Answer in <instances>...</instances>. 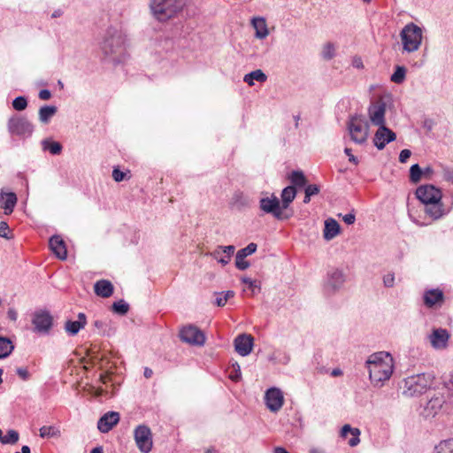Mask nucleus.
<instances>
[{
    "mask_svg": "<svg viewBox=\"0 0 453 453\" xmlns=\"http://www.w3.org/2000/svg\"><path fill=\"white\" fill-rule=\"evenodd\" d=\"M369 378L374 386H381L393 373L394 365L391 355L380 351L372 354L365 362Z\"/></svg>",
    "mask_w": 453,
    "mask_h": 453,
    "instance_id": "1",
    "label": "nucleus"
},
{
    "mask_svg": "<svg viewBox=\"0 0 453 453\" xmlns=\"http://www.w3.org/2000/svg\"><path fill=\"white\" fill-rule=\"evenodd\" d=\"M434 380V377L431 373H418L409 376L402 382V393L407 397L421 395L433 386Z\"/></svg>",
    "mask_w": 453,
    "mask_h": 453,
    "instance_id": "2",
    "label": "nucleus"
},
{
    "mask_svg": "<svg viewBox=\"0 0 453 453\" xmlns=\"http://www.w3.org/2000/svg\"><path fill=\"white\" fill-rule=\"evenodd\" d=\"M184 5V0H151L150 8L157 20L165 22L173 18Z\"/></svg>",
    "mask_w": 453,
    "mask_h": 453,
    "instance_id": "3",
    "label": "nucleus"
},
{
    "mask_svg": "<svg viewBox=\"0 0 453 453\" xmlns=\"http://www.w3.org/2000/svg\"><path fill=\"white\" fill-rule=\"evenodd\" d=\"M125 38L115 27H109L101 42V50L106 57L121 54L124 50Z\"/></svg>",
    "mask_w": 453,
    "mask_h": 453,
    "instance_id": "4",
    "label": "nucleus"
},
{
    "mask_svg": "<svg viewBox=\"0 0 453 453\" xmlns=\"http://www.w3.org/2000/svg\"><path fill=\"white\" fill-rule=\"evenodd\" d=\"M403 49L407 52L418 50L422 42V29L414 23L407 24L401 31Z\"/></svg>",
    "mask_w": 453,
    "mask_h": 453,
    "instance_id": "5",
    "label": "nucleus"
},
{
    "mask_svg": "<svg viewBox=\"0 0 453 453\" xmlns=\"http://www.w3.org/2000/svg\"><path fill=\"white\" fill-rule=\"evenodd\" d=\"M34 129V125L21 115H12L7 121V130L12 136L27 139L32 136Z\"/></svg>",
    "mask_w": 453,
    "mask_h": 453,
    "instance_id": "6",
    "label": "nucleus"
},
{
    "mask_svg": "<svg viewBox=\"0 0 453 453\" xmlns=\"http://www.w3.org/2000/svg\"><path fill=\"white\" fill-rule=\"evenodd\" d=\"M369 128L370 125L368 121L361 115L351 117L348 123V129L351 140L357 144H363L366 142Z\"/></svg>",
    "mask_w": 453,
    "mask_h": 453,
    "instance_id": "7",
    "label": "nucleus"
},
{
    "mask_svg": "<svg viewBox=\"0 0 453 453\" xmlns=\"http://www.w3.org/2000/svg\"><path fill=\"white\" fill-rule=\"evenodd\" d=\"M346 280V275L342 270L333 268L326 273L324 283V291L326 295H334L338 292Z\"/></svg>",
    "mask_w": 453,
    "mask_h": 453,
    "instance_id": "8",
    "label": "nucleus"
},
{
    "mask_svg": "<svg viewBox=\"0 0 453 453\" xmlns=\"http://www.w3.org/2000/svg\"><path fill=\"white\" fill-rule=\"evenodd\" d=\"M259 208L265 213L272 214L277 219L288 218V216L283 215L280 202L273 194L271 196L262 197L259 200Z\"/></svg>",
    "mask_w": 453,
    "mask_h": 453,
    "instance_id": "9",
    "label": "nucleus"
},
{
    "mask_svg": "<svg viewBox=\"0 0 453 453\" xmlns=\"http://www.w3.org/2000/svg\"><path fill=\"white\" fill-rule=\"evenodd\" d=\"M137 448L142 453H149L153 446L150 429L145 425H139L134 432Z\"/></svg>",
    "mask_w": 453,
    "mask_h": 453,
    "instance_id": "10",
    "label": "nucleus"
},
{
    "mask_svg": "<svg viewBox=\"0 0 453 453\" xmlns=\"http://www.w3.org/2000/svg\"><path fill=\"white\" fill-rule=\"evenodd\" d=\"M180 338L182 342L194 346H203L206 340L203 331L193 325L183 326L180 331Z\"/></svg>",
    "mask_w": 453,
    "mask_h": 453,
    "instance_id": "11",
    "label": "nucleus"
},
{
    "mask_svg": "<svg viewBox=\"0 0 453 453\" xmlns=\"http://www.w3.org/2000/svg\"><path fill=\"white\" fill-rule=\"evenodd\" d=\"M32 324L34 326V332L49 334L53 326V317L50 311L41 310L33 314Z\"/></svg>",
    "mask_w": 453,
    "mask_h": 453,
    "instance_id": "12",
    "label": "nucleus"
},
{
    "mask_svg": "<svg viewBox=\"0 0 453 453\" xmlns=\"http://www.w3.org/2000/svg\"><path fill=\"white\" fill-rule=\"evenodd\" d=\"M417 198L424 204L441 200V191L432 184L419 186L416 190Z\"/></svg>",
    "mask_w": 453,
    "mask_h": 453,
    "instance_id": "13",
    "label": "nucleus"
},
{
    "mask_svg": "<svg viewBox=\"0 0 453 453\" xmlns=\"http://www.w3.org/2000/svg\"><path fill=\"white\" fill-rule=\"evenodd\" d=\"M373 138L374 146L379 150H383L387 144L394 142L396 139V134L394 131L386 127V125L378 126Z\"/></svg>",
    "mask_w": 453,
    "mask_h": 453,
    "instance_id": "14",
    "label": "nucleus"
},
{
    "mask_svg": "<svg viewBox=\"0 0 453 453\" xmlns=\"http://www.w3.org/2000/svg\"><path fill=\"white\" fill-rule=\"evenodd\" d=\"M235 351L242 357H246L252 351L254 338L251 334H241L234 341Z\"/></svg>",
    "mask_w": 453,
    "mask_h": 453,
    "instance_id": "15",
    "label": "nucleus"
},
{
    "mask_svg": "<svg viewBox=\"0 0 453 453\" xmlns=\"http://www.w3.org/2000/svg\"><path fill=\"white\" fill-rule=\"evenodd\" d=\"M267 408L273 412L278 411L283 405L284 398L282 392L276 388H269L265 396Z\"/></svg>",
    "mask_w": 453,
    "mask_h": 453,
    "instance_id": "16",
    "label": "nucleus"
},
{
    "mask_svg": "<svg viewBox=\"0 0 453 453\" xmlns=\"http://www.w3.org/2000/svg\"><path fill=\"white\" fill-rule=\"evenodd\" d=\"M257 245L254 242L249 243L245 248L237 251L235 256V266L237 269L243 271L250 267V264L245 258L256 252Z\"/></svg>",
    "mask_w": 453,
    "mask_h": 453,
    "instance_id": "17",
    "label": "nucleus"
},
{
    "mask_svg": "<svg viewBox=\"0 0 453 453\" xmlns=\"http://www.w3.org/2000/svg\"><path fill=\"white\" fill-rule=\"evenodd\" d=\"M119 413L117 411H108L104 414L97 421V428L101 433H108L119 421Z\"/></svg>",
    "mask_w": 453,
    "mask_h": 453,
    "instance_id": "18",
    "label": "nucleus"
},
{
    "mask_svg": "<svg viewBox=\"0 0 453 453\" xmlns=\"http://www.w3.org/2000/svg\"><path fill=\"white\" fill-rule=\"evenodd\" d=\"M449 339V334L448 330L441 327L434 329L429 335L431 345L436 349H445L448 345Z\"/></svg>",
    "mask_w": 453,
    "mask_h": 453,
    "instance_id": "19",
    "label": "nucleus"
},
{
    "mask_svg": "<svg viewBox=\"0 0 453 453\" xmlns=\"http://www.w3.org/2000/svg\"><path fill=\"white\" fill-rule=\"evenodd\" d=\"M371 122L375 126L385 125L386 104L379 101L372 104L368 110Z\"/></svg>",
    "mask_w": 453,
    "mask_h": 453,
    "instance_id": "20",
    "label": "nucleus"
},
{
    "mask_svg": "<svg viewBox=\"0 0 453 453\" xmlns=\"http://www.w3.org/2000/svg\"><path fill=\"white\" fill-rule=\"evenodd\" d=\"M445 403L443 395L432 397L425 405L422 415L425 418L434 417Z\"/></svg>",
    "mask_w": 453,
    "mask_h": 453,
    "instance_id": "21",
    "label": "nucleus"
},
{
    "mask_svg": "<svg viewBox=\"0 0 453 453\" xmlns=\"http://www.w3.org/2000/svg\"><path fill=\"white\" fill-rule=\"evenodd\" d=\"M87 324V317L85 313L80 312L78 314V320H66L65 323V330L70 336L76 335L81 329L84 328Z\"/></svg>",
    "mask_w": 453,
    "mask_h": 453,
    "instance_id": "22",
    "label": "nucleus"
},
{
    "mask_svg": "<svg viewBox=\"0 0 453 453\" xmlns=\"http://www.w3.org/2000/svg\"><path fill=\"white\" fill-rule=\"evenodd\" d=\"M49 245L52 252L61 260L67 257L66 247L64 240L59 235H53L49 241Z\"/></svg>",
    "mask_w": 453,
    "mask_h": 453,
    "instance_id": "23",
    "label": "nucleus"
},
{
    "mask_svg": "<svg viewBox=\"0 0 453 453\" xmlns=\"http://www.w3.org/2000/svg\"><path fill=\"white\" fill-rule=\"evenodd\" d=\"M425 212L433 219L436 220L446 215L449 211L445 210L441 200L439 202H431L425 204Z\"/></svg>",
    "mask_w": 453,
    "mask_h": 453,
    "instance_id": "24",
    "label": "nucleus"
},
{
    "mask_svg": "<svg viewBox=\"0 0 453 453\" xmlns=\"http://www.w3.org/2000/svg\"><path fill=\"white\" fill-rule=\"evenodd\" d=\"M17 203V196L13 192H0V208L4 210L6 215L11 214Z\"/></svg>",
    "mask_w": 453,
    "mask_h": 453,
    "instance_id": "25",
    "label": "nucleus"
},
{
    "mask_svg": "<svg viewBox=\"0 0 453 453\" xmlns=\"http://www.w3.org/2000/svg\"><path fill=\"white\" fill-rule=\"evenodd\" d=\"M360 434L361 432L358 428L352 427L350 425L346 424L342 427L340 435L346 439L348 435L350 434L351 436H349L348 443L350 447H356L360 442Z\"/></svg>",
    "mask_w": 453,
    "mask_h": 453,
    "instance_id": "26",
    "label": "nucleus"
},
{
    "mask_svg": "<svg viewBox=\"0 0 453 453\" xmlns=\"http://www.w3.org/2000/svg\"><path fill=\"white\" fill-rule=\"evenodd\" d=\"M114 291L112 283L108 280H99L94 284V292L97 296L107 298Z\"/></svg>",
    "mask_w": 453,
    "mask_h": 453,
    "instance_id": "27",
    "label": "nucleus"
},
{
    "mask_svg": "<svg viewBox=\"0 0 453 453\" xmlns=\"http://www.w3.org/2000/svg\"><path fill=\"white\" fill-rule=\"evenodd\" d=\"M341 226L335 219L332 218L327 219L325 221V227L323 231L324 239L326 241L334 239L336 235L339 234Z\"/></svg>",
    "mask_w": 453,
    "mask_h": 453,
    "instance_id": "28",
    "label": "nucleus"
},
{
    "mask_svg": "<svg viewBox=\"0 0 453 453\" xmlns=\"http://www.w3.org/2000/svg\"><path fill=\"white\" fill-rule=\"evenodd\" d=\"M443 301V293L439 289H430L424 295V303L427 307H433Z\"/></svg>",
    "mask_w": 453,
    "mask_h": 453,
    "instance_id": "29",
    "label": "nucleus"
},
{
    "mask_svg": "<svg viewBox=\"0 0 453 453\" xmlns=\"http://www.w3.org/2000/svg\"><path fill=\"white\" fill-rule=\"evenodd\" d=\"M296 196V188L294 186H288L281 191V203L280 205L283 210L288 209L289 204L294 201Z\"/></svg>",
    "mask_w": 453,
    "mask_h": 453,
    "instance_id": "30",
    "label": "nucleus"
},
{
    "mask_svg": "<svg viewBox=\"0 0 453 453\" xmlns=\"http://www.w3.org/2000/svg\"><path fill=\"white\" fill-rule=\"evenodd\" d=\"M252 25L256 30V37L258 39H265L269 32L266 21L264 18L257 17L252 19Z\"/></svg>",
    "mask_w": 453,
    "mask_h": 453,
    "instance_id": "31",
    "label": "nucleus"
},
{
    "mask_svg": "<svg viewBox=\"0 0 453 453\" xmlns=\"http://www.w3.org/2000/svg\"><path fill=\"white\" fill-rule=\"evenodd\" d=\"M57 111L58 108L54 105H43L39 110V120L43 124H47Z\"/></svg>",
    "mask_w": 453,
    "mask_h": 453,
    "instance_id": "32",
    "label": "nucleus"
},
{
    "mask_svg": "<svg viewBox=\"0 0 453 453\" xmlns=\"http://www.w3.org/2000/svg\"><path fill=\"white\" fill-rule=\"evenodd\" d=\"M266 79L267 76L265 75V73L262 70L257 69L245 74L243 81L250 86H252L254 85L255 81L264 82L266 81Z\"/></svg>",
    "mask_w": 453,
    "mask_h": 453,
    "instance_id": "33",
    "label": "nucleus"
},
{
    "mask_svg": "<svg viewBox=\"0 0 453 453\" xmlns=\"http://www.w3.org/2000/svg\"><path fill=\"white\" fill-rule=\"evenodd\" d=\"M13 349V343L9 338L0 336V359L7 357Z\"/></svg>",
    "mask_w": 453,
    "mask_h": 453,
    "instance_id": "34",
    "label": "nucleus"
},
{
    "mask_svg": "<svg viewBox=\"0 0 453 453\" xmlns=\"http://www.w3.org/2000/svg\"><path fill=\"white\" fill-rule=\"evenodd\" d=\"M42 146L43 150H48L52 155H59L63 149L60 142L47 139L42 142Z\"/></svg>",
    "mask_w": 453,
    "mask_h": 453,
    "instance_id": "35",
    "label": "nucleus"
},
{
    "mask_svg": "<svg viewBox=\"0 0 453 453\" xmlns=\"http://www.w3.org/2000/svg\"><path fill=\"white\" fill-rule=\"evenodd\" d=\"M289 179L292 183L291 186H296L300 188L306 186L307 180L302 171H293Z\"/></svg>",
    "mask_w": 453,
    "mask_h": 453,
    "instance_id": "36",
    "label": "nucleus"
},
{
    "mask_svg": "<svg viewBox=\"0 0 453 453\" xmlns=\"http://www.w3.org/2000/svg\"><path fill=\"white\" fill-rule=\"evenodd\" d=\"M406 68L403 65H397L395 72L390 77L391 81L396 84H401L405 80Z\"/></svg>",
    "mask_w": 453,
    "mask_h": 453,
    "instance_id": "37",
    "label": "nucleus"
},
{
    "mask_svg": "<svg viewBox=\"0 0 453 453\" xmlns=\"http://www.w3.org/2000/svg\"><path fill=\"white\" fill-rule=\"evenodd\" d=\"M40 436L42 438H52L60 435V431L52 426H43L40 428Z\"/></svg>",
    "mask_w": 453,
    "mask_h": 453,
    "instance_id": "38",
    "label": "nucleus"
},
{
    "mask_svg": "<svg viewBox=\"0 0 453 453\" xmlns=\"http://www.w3.org/2000/svg\"><path fill=\"white\" fill-rule=\"evenodd\" d=\"M111 310L118 315H126L129 311V304L124 300L114 302L111 306Z\"/></svg>",
    "mask_w": 453,
    "mask_h": 453,
    "instance_id": "39",
    "label": "nucleus"
},
{
    "mask_svg": "<svg viewBox=\"0 0 453 453\" xmlns=\"http://www.w3.org/2000/svg\"><path fill=\"white\" fill-rule=\"evenodd\" d=\"M423 175V170L418 164H414L410 168V181L412 183H418L421 180Z\"/></svg>",
    "mask_w": 453,
    "mask_h": 453,
    "instance_id": "40",
    "label": "nucleus"
},
{
    "mask_svg": "<svg viewBox=\"0 0 453 453\" xmlns=\"http://www.w3.org/2000/svg\"><path fill=\"white\" fill-rule=\"evenodd\" d=\"M19 439V433L16 430L10 429L7 431V434L4 435V438L2 439V443L13 445L18 442Z\"/></svg>",
    "mask_w": 453,
    "mask_h": 453,
    "instance_id": "41",
    "label": "nucleus"
},
{
    "mask_svg": "<svg viewBox=\"0 0 453 453\" xmlns=\"http://www.w3.org/2000/svg\"><path fill=\"white\" fill-rule=\"evenodd\" d=\"M435 449L437 453H453V438L441 441Z\"/></svg>",
    "mask_w": 453,
    "mask_h": 453,
    "instance_id": "42",
    "label": "nucleus"
},
{
    "mask_svg": "<svg viewBox=\"0 0 453 453\" xmlns=\"http://www.w3.org/2000/svg\"><path fill=\"white\" fill-rule=\"evenodd\" d=\"M12 107L14 110L21 111L27 107V100L25 96H19L13 99Z\"/></svg>",
    "mask_w": 453,
    "mask_h": 453,
    "instance_id": "43",
    "label": "nucleus"
},
{
    "mask_svg": "<svg viewBox=\"0 0 453 453\" xmlns=\"http://www.w3.org/2000/svg\"><path fill=\"white\" fill-rule=\"evenodd\" d=\"M335 54V49L333 43L328 42L326 43L322 51V57L324 59L330 60L334 57Z\"/></svg>",
    "mask_w": 453,
    "mask_h": 453,
    "instance_id": "44",
    "label": "nucleus"
},
{
    "mask_svg": "<svg viewBox=\"0 0 453 453\" xmlns=\"http://www.w3.org/2000/svg\"><path fill=\"white\" fill-rule=\"evenodd\" d=\"M211 255L222 265H226L230 262V258H228L227 256L223 254L221 250L218 248L213 252H211Z\"/></svg>",
    "mask_w": 453,
    "mask_h": 453,
    "instance_id": "45",
    "label": "nucleus"
},
{
    "mask_svg": "<svg viewBox=\"0 0 453 453\" xmlns=\"http://www.w3.org/2000/svg\"><path fill=\"white\" fill-rule=\"evenodd\" d=\"M127 173L122 172L119 167H114L112 170V178L116 182L124 180Z\"/></svg>",
    "mask_w": 453,
    "mask_h": 453,
    "instance_id": "46",
    "label": "nucleus"
},
{
    "mask_svg": "<svg viewBox=\"0 0 453 453\" xmlns=\"http://www.w3.org/2000/svg\"><path fill=\"white\" fill-rule=\"evenodd\" d=\"M304 187V193H307L311 196L318 195L320 191L319 186L317 184H309Z\"/></svg>",
    "mask_w": 453,
    "mask_h": 453,
    "instance_id": "47",
    "label": "nucleus"
},
{
    "mask_svg": "<svg viewBox=\"0 0 453 453\" xmlns=\"http://www.w3.org/2000/svg\"><path fill=\"white\" fill-rule=\"evenodd\" d=\"M234 372L230 374L229 378L234 381H238L242 377L241 367L235 363L233 365Z\"/></svg>",
    "mask_w": 453,
    "mask_h": 453,
    "instance_id": "48",
    "label": "nucleus"
},
{
    "mask_svg": "<svg viewBox=\"0 0 453 453\" xmlns=\"http://www.w3.org/2000/svg\"><path fill=\"white\" fill-rule=\"evenodd\" d=\"M10 228L6 222H0V236L5 239H10L9 236Z\"/></svg>",
    "mask_w": 453,
    "mask_h": 453,
    "instance_id": "49",
    "label": "nucleus"
},
{
    "mask_svg": "<svg viewBox=\"0 0 453 453\" xmlns=\"http://www.w3.org/2000/svg\"><path fill=\"white\" fill-rule=\"evenodd\" d=\"M383 284L386 288H392L395 284V274L388 273L383 277Z\"/></svg>",
    "mask_w": 453,
    "mask_h": 453,
    "instance_id": "50",
    "label": "nucleus"
},
{
    "mask_svg": "<svg viewBox=\"0 0 453 453\" xmlns=\"http://www.w3.org/2000/svg\"><path fill=\"white\" fill-rule=\"evenodd\" d=\"M218 249L221 250L223 254L228 257L231 259L232 255L234 253L235 247L234 245L228 246H219Z\"/></svg>",
    "mask_w": 453,
    "mask_h": 453,
    "instance_id": "51",
    "label": "nucleus"
},
{
    "mask_svg": "<svg viewBox=\"0 0 453 453\" xmlns=\"http://www.w3.org/2000/svg\"><path fill=\"white\" fill-rule=\"evenodd\" d=\"M242 281L243 283L249 285V287L252 289L253 292L255 291L256 288L260 290V287L257 285V280H252V279L248 278V277H243L242 279Z\"/></svg>",
    "mask_w": 453,
    "mask_h": 453,
    "instance_id": "52",
    "label": "nucleus"
},
{
    "mask_svg": "<svg viewBox=\"0 0 453 453\" xmlns=\"http://www.w3.org/2000/svg\"><path fill=\"white\" fill-rule=\"evenodd\" d=\"M16 372L23 380H27L30 377L29 372L26 367L17 368Z\"/></svg>",
    "mask_w": 453,
    "mask_h": 453,
    "instance_id": "53",
    "label": "nucleus"
},
{
    "mask_svg": "<svg viewBox=\"0 0 453 453\" xmlns=\"http://www.w3.org/2000/svg\"><path fill=\"white\" fill-rule=\"evenodd\" d=\"M411 156V151L408 149H404V150H401V152L399 154V161L401 163H406Z\"/></svg>",
    "mask_w": 453,
    "mask_h": 453,
    "instance_id": "54",
    "label": "nucleus"
},
{
    "mask_svg": "<svg viewBox=\"0 0 453 453\" xmlns=\"http://www.w3.org/2000/svg\"><path fill=\"white\" fill-rule=\"evenodd\" d=\"M342 220L347 224V225H352L355 223V220H356V215L354 213V211H352L351 212L348 213V214H345L342 216Z\"/></svg>",
    "mask_w": 453,
    "mask_h": 453,
    "instance_id": "55",
    "label": "nucleus"
},
{
    "mask_svg": "<svg viewBox=\"0 0 453 453\" xmlns=\"http://www.w3.org/2000/svg\"><path fill=\"white\" fill-rule=\"evenodd\" d=\"M344 153L349 157V161L353 163L354 165H357L358 164V159L357 157H355L352 153H351V149L349 148H345L344 150Z\"/></svg>",
    "mask_w": 453,
    "mask_h": 453,
    "instance_id": "56",
    "label": "nucleus"
},
{
    "mask_svg": "<svg viewBox=\"0 0 453 453\" xmlns=\"http://www.w3.org/2000/svg\"><path fill=\"white\" fill-rule=\"evenodd\" d=\"M51 97V92L49 89H42L39 92V98L42 100H49Z\"/></svg>",
    "mask_w": 453,
    "mask_h": 453,
    "instance_id": "57",
    "label": "nucleus"
},
{
    "mask_svg": "<svg viewBox=\"0 0 453 453\" xmlns=\"http://www.w3.org/2000/svg\"><path fill=\"white\" fill-rule=\"evenodd\" d=\"M218 296H223L226 297V300H229L230 298H233L234 296V292L233 290H227V291H222L219 293H216Z\"/></svg>",
    "mask_w": 453,
    "mask_h": 453,
    "instance_id": "58",
    "label": "nucleus"
},
{
    "mask_svg": "<svg viewBox=\"0 0 453 453\" xmlns=\"http://www.w3.org/2000/svg\"><path fill=\"white\" fill-rule=\"evenodd\" d=\"M94 326L100 330V334H104V326H106L105 322L102 320H96L94 322Z\"/></svg>",
    "mask_w": 453,
    "mask_h": 453,
    "instance_id": "59",
    "label": "nucleus"
},
{
    "mask_svg": "<svg viewBox=\"0 0 453 453\" xmlns=\"http://www.w3.org/2000/svg\"><path fill=\"white\" fill-rule=\"evenodd\" d=\"M226 302L227 301L226 300V297H224L223 296H218V297L215 300V304L219 307H223L226 305Z\"/></svg>",
    "mask_w": 453,
    "mask_h": 453,
    "instance_id": "60",
    "label": "nucleus"
},
{
    "mask_svg": "<svg viewBox=\"0 0 453 453\" xmlns=\"http://www.w3.org/2000/svg\"><path fill=\"white\" fill-rule=\"evenodd\" d=\"M7 316L12 321H16L18 319V314L14 309H9L7 311Z\"/></svg>",
    "mask_w": 453,
    "mask_h": 453,
    "instance_id": "61",
    "label": "nucleus"
},
{
    "mask_svg": "<svg viewBox=\"0 0 453 453\" xmlns=\"http://www.w3.org/2000/svg\"><path fill=\"white\" fill-rule=\"evenodd\" d=\"M423 170V175L426 178H429L432 173H434V169L431 166H427Z\"/></svg>",
    "mask_w": 453,
    "mask_h": 453,
    "instance_id": "62",
    "label": "nucleus"
},
{
    "mask_svg": "<svg viewBox=\"0 0 453 453\" xmlns=\"http://www.w3.org/2000/svg\"><path fill=\"white\" fill-rule=\"evenodd\" d=\"M143 375H144L145 378L150 379L153 375V371L150 368H149V367H145L144 368V372H143Z\"/></svg>",
    "mask_w": 453,
    "mask_h": 453,
    "instance_id": "63",
    "label": "nucleus"
},
{
    "mask_svg": "<svg viewBox=\"0 0 453 453\" xmlns=\"http://www.w3.org/2000/svg\"><path fill=\"white\" fill-rule=\"evenodd\" d=\"M273 453H289V452L283 447H276L273 450Z\"/></svg>",
    "mask_w": 453,
    "mask_h": 453,
    "instance_id": "64",
    "label": "nucleus"
}]
</instances>
